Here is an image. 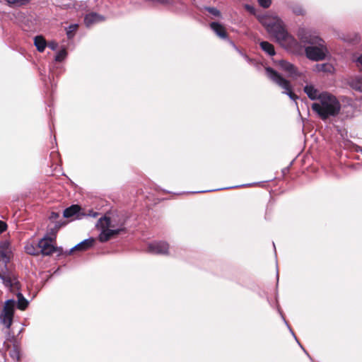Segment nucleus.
Wrapping results in <instances>:
<instances>
[{
	"label": "nucleus",
	"instance_id": "c85d7f7f",
	"mask_svg": "<svg viewBox=\"0 0 362 362\" xmlns=\"http://www.w3.org/2000/svg\"><path fill=\"white\" fill-rule=\"evenodd\" d=\"M7 228V225L5 222L0 221V233L5 231Z\"/></svg>",
	"mask_w": 362,
	"mask_h": 362
},
{
	"label": "nucleus",
	"instance_id": "dca6fc26",
	"mask_svg": "<svg viewBox=\"0 0 362 362\" xmlns=\"http://www.w3.org/2000/svg\"><path fill=\"white\" fill-rule=\"evenodd\" d=\"M304 91L307 94L309 98L311 100H319L320 93L318 90L311 85H307L304 87Z\"/></svg>",
	"mask_w": 362,
	"mask_h": 362
},
{
	"label": "nucleus",
	"instance_id": "7c9ffc66",
	"mask_svg": "<svg viewBox=\"0 0 362 362\" xmlns=\"http://www.w3.org/2000/svg\"><path fill=\"white\" fill-rule=\"evenodd\" d=\"M88 215L90 216H93V217H97L98 215V212H94L93 211H90L89 214Z\"/></svg>",
	"mask_w": 362,
	"mask_h": 362
},
{
	"label": "nucleus",
	"instance_id": "6e6552de",
	"mask_svg": "<svg viewBox=\"0 0 362 362\" xmlns=\"http://www.w3.org/2000/svg\"><path fill=\"white\" fill-rule=\"evenodd\" d=\"M40 254L43 255H50L56 251V247L53 245V239L45 237L38 242Z\"/></svg>",
	"mask_w": 362,
	"mask_h": 362
},
{
	"label": "nucleus",
	"instance_id": "c756f323",
	"mask_svg": "<svg viewBox=\"0 0 362 362\" xmlns=\"http://www.w3.org/2000/svg\"><path fill=\"white\" fill-rule=\"evenodd\" d=\"M48 47L52 50H55L57 47V43L54 42H49Z\"/></svg>",
	"mask_w": 362,
	"mask_h": 362
},
{
	"label": "nucleus",
	"instance_id": "f03ea898",
	"mask_svg": "<svg viewBox=\"0 0 362 362\" xmlns=\"http://www.w3.org/2000/svg\"><path fill=\"white\" fill-rule=\"evenodd\" d=\"M312 109L322 119L329 117L337 116L341 110V104L338 99L332 94L323 92L319 97V103H314Z\"/></svg>",
	"mask_w": 362,
	"mask_h": 362
},
{
	"label": "nucleus",
	"instance_id": "b1692460",
	"mask_svg": "<svg viewBox=\"0 0 362 362\" xmlns=\"http://www.w3.org/2000/svg\"><path fill=\"white\" fill-rule=\"evenodd\" d=\"M77 28H78L77 24H72V25H69L66 30L67 37L69 38L73 37L74 33L76 32Z\"/></svg>",
	"mask_w": 362,
	"mask_h": 362
},
{
	"label": "nucleus",
	"instance_id": "cd10ccee",
	"mask_svg": "<svg viewBox=\"0 0 362 362\" xmlns=\"http://www.w3.org/2000/svg\"><path fill=\"white\" fill-rule=\"evenodd\" d=\"M354 62L356 64V66L362 71V54L354 59Z\"/></svg>",
	"mask_w": 362,
	"mask_h": 362
},
{
	"label": "nucleus",
	"instance_id": "423d86ee",
	"mask_svg": "<svg viewBox=\"0 0 362 362\" xmlns=\"http://www.w3.org/2000/svg\"><path fill=\"white\" fill-rule=\"evenodd\" d=\"M15 305L16 301L14 300H7L0 314L1 323L7 329H9L12 325Z\"/></svg>",
	"mask_w": 362,
	"mask_h": 362
},
{
	"label": "nucleus",
	"instance_id": "72a5a7b5",
	"mask_svg": "<svg viewBox=\"0 0 362 362\" xmlns=\"http://www.w3.org/2000/svg\"><path fill=\"white\" fill-rule=\"evenodd\" d=\"M244 57H245V58L246 59L250 60L247 56L244 55Z\"/></svg>",
	"mask_w": 362,
	"mask_h": 362
},
{
	"label": "nucleus",
	"instance_id": "a211bd4d",
	"mask_svg": "<svg viewBox=\"0 0 362 362\" xmlns=\"http://www.w3.org/2000/svg\"><path fill=\"white\" fill-rule=\"evenodd\" d=\"M349 84L352 88L362 92V76H358L351 78Z\"/></svg>",
	"mask_w": 362,
	"mask_h": 362
},
{
	"label": "nucleus",
	"instance_id": "bb28decb",
	"mask_svg": "<svg viewBox=\"0 0 362 362\" xmlns=\"http://www.w3.org/2000/svg\"><path fill=\"white\" fill-rule=\"evenodd\" d=\"M258 2L263 8H268L271 5V0H258Z\"/></svg>",
	"mask_w": 362,
	"mask_h": 362
},
{
	"label": "nucleus",
	"instance_id": "5701e85b",
	"mask_svg": "<svg viewBox=\"0 0 362 362\" xmlns=\"http://www.w3.org/2000/svg\"><path fill=\"white\" fill-rule=\"evenodd\" d=\"M316 69L318 71L329 72L332 69V66L329 64H317L316 65Z\"/></svg>",
	"mask_w": 362,
	"mask_h": 362
},
{
	"label": "nucleus",
	"instance_id": "6ab92c4d",
	"mask_svg": "<svg viewBox=\"0 0 362 362\" xmlns=\"http://www.w3.org/2000/svg\"><path fill=\"white\" fill-rule=\"evenodd\" d=\"M34 44L37 49L40 52H42L47 46L46 40L41 35L36 36L34 38Z\"/></svg>",
	"mask_w": 362,
	"mask_h": 362
},
{
	"label": "nucleus",
	"instance_id": "39448f33",
	"mask_svg": "<svg viewBox=\"0 0 362 362\" xmlns=\"http://www.w3.org/2000/svg\"><path fill=\"white\" fill-rule=\"evenodd\" d=\"M265 71L267 77L284 90L283 93L288 95L293 100H295L298 98L296 94L293 93L292 86L289 81L271 67H267Z\"/></svg>",
	"mask_w": 362,
	"mask_h": 362
},
{
	"label": "nucleus",
	"instance_id": "2f4dec72",
	"mask_svg": "<svg viewBox=\"0 0 362 362\" xmlns=\"http://www.w3.org/2000/svg\"><path fill=\"white\" fill-rule=\"evenodd\" d=\"M355 151H356V152H361V153H362V147H361V146H357V145H356V146H355Z\"/></svg>",
	"mask_w": 362,
	"mask_h": 362
},
{
	"label": "nucleus",
	"instance_id": "4be33fe9",
	"mask_svg": "<svg viewBox=\"0 0 362 362\" xmlns=\"http://www.w3.org/2000/svg\"><path fill=\"white\" fill-rule=\"evenodd\" d=\"M9 6H21L26 5L31 0H4Z\"/></svg>",
	"mask_w": 362,
	"mask_h": 362
},
{
	"label": "nucleus",
	"instance_id": "ddd939ff",
	"mask_svg": "<svg viewBox=\"0 0 362 362\" xmlns=\"http://www.w3.org/2000/svg\"><path fill=\"white\" fill-rule=\"evenodd\" d=\"M8 244L4 243L0 244V261L4 263L5 267L9 262L11 259V252L8 248Z\"/></svg>",
	"mask_w": 362,
	"mask_h": 362
},
{
	"label": "nucleus",
	"instance_id": "1a4fd4ad",
	"mask_svg": "<svg viewBox=\"0 0 362 362\" xmlns=\"http://www.w3.org/2000/svg\"><path fill=\"white\" fill-rule=\"evenodd\" d=\"M168 249V244L165 242H153L148 245L147 251L153 254L165 255Z\"/></svg>",
	"mask_w": 362,
	"mask_h": 362
},
{
	"label": "nucleus",
	"instance_id": "4468645a",
	"mask_svg": "<svg viewBox=\"0 0 362 362\" xmlns=\"http://www.w3.org/2000/svg\"><path fill=\"white\" fill-rule=\"evenodd\" d=\"M80 210L81 208L79 206L72 205L64 211V216L66 218H71L75 216L76 218H80Z\"/></svg>",
	"mask_w": 362,
	"mask_h": 362
},
{
	"label": "nucleus",
	"instance_id": "9b49d317",
	"mask_svg": "<svg viewBox=\"0 0 362 362\" xmlns=\"http://www.w3.org/2000/svg\"><path fill=\"white\" fill-rule=\"evenodd\" d=\"M95 242V239L93 238L84 240L83 241L81 242L80 243L77 244L76 246L72 247L70 250V253L72 252L74 250H87L93 246Z\"/></svg>",
	"mask_w": 362,
	"mask_h": 362
},
{
	"label": "nucleus",
	"instance_id": "393cba45",
	"mask_svg": "<svg viewBox=\"0 0 362 362\" xmlns=\"http://www.w3.org/2000/svg\"><path fill=\"white\" fill-rule=\"evenodd\" d=\"M67 52L66 49H63L58 52L55 57V61L57 62H62L63 61L66 57Z\"/></svg>",
	"mask_w": 362,
	"mask_h": 362
},
{
	"label": "nucleus",
	"instance_id": "a878e982",
	"mask_svg": "<svg viewBox=\"0 0 362 362\" xmlns=\"http://www.w3.org/2000/svg\"><path fill=\"white\" fill-rule=\"evenodd\" d=\"M205 9L215 17L221 16V12L214 7H206Z\"/></svg>",
	"mask_w": 362,
	"mask_h": 362
},
{
	"label": "nucleus",
	"instance_id": "f257e3e1",
	"mask_svg": "<svg viewBox=\"0 0 362 362\" xmlns=\"http://www.w3.org/2000/svg\"><path fill=\"white\" fill-rule=\"evenodd\" d=\"M298 35L303 43L310 45L305 48V54L308 59L313 61L325 59L328 50L322 38L304 28L300 29Z\"/></svg>",
	"mask_w": 362,
	"mask_h": 362
},
{
	"label": "nucleus",
	"instance_id": "7ed1b4c3",
	"mask_svg": "<svg viewBox=\"0 0 362 362\" xmlns=\"http://www.w3.org/2000/svg\"><path fill=\"white\" fill-rule=\"evenodd\" d=\"M96 228L100 231L98 240L101 243L108 241L125 230L124 222L117 221L107 216L98 221Z\"/></svg>",
	"mask_w": 362,
	"mask_h": 362
},
{
	"label": "nucleus",
	"instance_id": "412c9836",
	"mask_svg": "<svg viewBox=\"0 0 362 362\" xmlns=\"http://www.w3.org/2000/svg\"><path fill=\"white\" fill-rule=\"evenodd\" d=\"M16 292V291H15ZM17 298H18V308L20 310H25V308L28 306V300L24 298L23 294L19 292V290L17 291Z\"/></svg>",
	"mask_w": 362,
	"mask_h": 362
},
{
	"label": "nucleus",
	"instance_id": "2eb2a0df",
	"mask_svg": "<svg viewBox=\"0 0 362 362\" xmlns=\"http://www.w3.org/2000/svg\"><path fill=\"white\" fill-rule=\"evenodd\" d=\"M103 16L95 13H91L86 16L84 23L87 27H90L96 23L103 21Z\"/></svg>",
	"mask_w": 362,
	"mask_h": 362
},
{
	"label": "nucleus",
	"instance_id": "0eeeda50",
	"mask_svg": "<svg viewBox=\"0 0 362 362\" xmlns=\"http://www.w3.org/2000/svg\"><path fill=\"white\" fill-rule=\"evenodd\" d=\"M0 279L3 281L5 286L8 288L11 292L15 293L16 291L20 290V282L14 274H8L5 275L0 272Z\"/></svg>",
	"mask_w": 362,
	"mask_h": 362
},
{
	"label": "nucleus",
	"instance_id": "aec40b11",
	"mask_svg": "<svg viewBox=\"0 0 362 362\" xmlns=\"http://www.w3.org/2000/svg\"><path fill=\"white\" fill-rule=\"evenodd\" d=\"M261 49L269 56L275 54V50L273 45L267 41H262L259 43Z\"/></svg>",
	"mask_w": 362,
	"mask_h": 362
},
{
	"label": "nucleus",
	"instance_id": "f8f14e48",
	"mask_svg": "<svg viewBox=\"0 0 362 362\" xmlns=\"http://www.w3.org/2000/svg\"><path fill=\"white\" fill-rule=\"evenodd\" d=\"M211 29L216 33V35L221 39H226L228 37L225 27L218 23L212 22L210 23Z\"/></svg>",
	"mask_w": 362,
	"mask_h": 362
},
{
	"label": "nucleus",
	"instance_id": "f3484780",
	"mask_svg": "<svg viewBox=\"0 0 362 362\" xmlns=\"http://www.w3.org/2000/svg\"><path fill=\"white\" fill-rule=\"evenodd\" d=\"M25 250L26 253L31 255H38L40 254V250L38 247V243H35L33 242H28L25 245Z\"/></svg>",
	"mask_w": 362,
	"mask_h": 362
},
{
	"label": "nucleus",
	"instance_id": "473e14b6",
	"mask_svg": "<svg viewBox=\"0 0 362 362\" xmlns=\"http://www.w3.org/2000/svg\"><path fill=\"white\" fill-rule=\"evenodd\" d=\"M294 12L298 15H301V14H303V9L299 8L298 10H295Z\"/></svg>",
	"mask_w": 362,
	"mask_h": 362
},
{
	"label": "nucleus",
	"instance_id": "9d476101",
	"mask_svg": "<svg viewBox=\"0 0 362 362\" xmlns=\"http://www.w3.org/2000/svg\"><path fill=\"white\" fill-rule=\"evenodd\" d=\"M278 65L283 71L288 74V77L296 79L299 76L296 68L290 62L285 60H280L278 62Z\"/></svg>",
	"mask_w": 362,
	"mask_h": 362
},
{
	"label": "nucleus",
	"instance_id": "20e7f679",
	"mask_svg": "<svg viewBox=\"0 0 362 362\" xmlns=\"http://www.w3.org/2000/svg\"><path fill=\"white\" fill-rule=\"evenodd\" d=\"M260 21L267 32L273 35L279 42L283 43L291 38L286 31L283 21L278 16L267 15L263 16Z\"/></svg>",
	"mask_w": 362,
	"mask_h": 362
}]
</instances>
